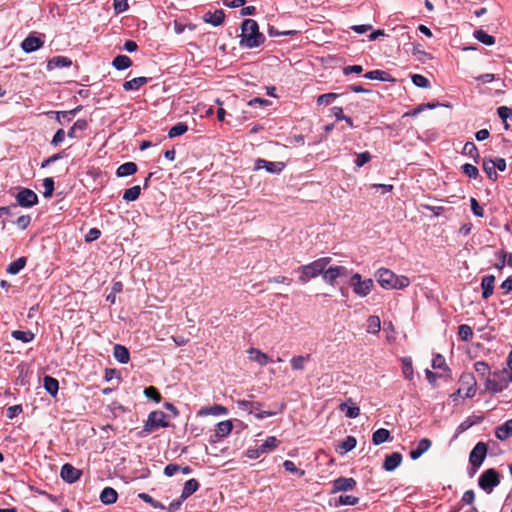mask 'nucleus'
<instances>
[{"label": "nucleus", "instance_id": "obj_49", "mask_svg": "<svg viewBox=\"0 0 512 512\" xmlns=\"http://www.w3.org/2000/svg\"><path fill=\"white\" fill-rule=\"evenodd\" d=\"M497 114L503 120L504 128L507 130L509 128L507 119L512 115V108L507 106H500L497 108Z\"/></svg>", "mask_w": 512, "mask_h": 512}, {"label": "nucleus", "instance_id": "obj_17", "mask_svg": "<svg viewBox=\"0 0 512 512\" xmlns=\"http://www.w3.org/2000/svg\"><path fill=\"white\" fill-rule=\"evenodd\" d=\"M225 19L223 10L208 11L203 15V20L213 26H220Z\"/></svg>", "mask_w": 512, "mask_h": 512}, {"label": "nucleus", "instance_id": "obj_21", "mask_svg": "<svg viewBox=\"0 0 512 512\" xmlns=\"http://www.w3.org/2000/svg\"><path fill=\"white\" fill-rule=\"evenodd\" d=\"M113 356L121 364L128 363L130 359V353L128 349L120 344H116L113 347Z\"/></svg>", "mask_w": 512, "mask_h": 512}, {"label": "nucleus", "instance_id": "obj_2", "mask_svg": "<svg viewBox=\"0 0 512 512\" xmlns=\"http://www.w3.org/2000/svg\"><path fill=\"white\" fill-rule=\"evenodd\" d=\"M375 278L384 289H404L409 286L410 279L404 275H396L387 268H380L375 272Z\"/></svg>", "mask_w": 512, "mask_h": 512}, {"label": "nucleus", "instance_id": "obj_26", "mask_svg": "<svg viewBox=\"0 0 512 512\" xmlns=\"http://www.w3.org/2000/svg\"><path fill=\"white\" fill-rule=\"evenodd\" d=\"M228 413L227 408H225L222 405L214 404L211 407H204L202 408L198 414L201 416L204 415H214V416H220V415H226Z\"/></svg>", "mask_w": 512, "mask_h": 512}, {"label": "nucleus", "instance_id": "obj_16", "mask_svg": "<svg viewBox=\"0 0 512 512\" xmlns=\"http://www.w3.org/2000/svg\"><path fill=\"white\" fill-rule=\"evenodd\" d=\"M402 462V455L399 452H393L385 457L383 469L391 472L394 471Z\"/></svg>", "mask_w": 512, "mask_h": 512}, {"label": "nucleus", "instance_id": "obj_47", "mask_svg": "<svg viewBox=\"0 0 512 512\" xmlns=\"http://www.w3.org/2000/svg\"><path fill=\"white\" fill-rule=\"evenodd\" d=\"M310 359V355L306 356H295L291 359V367L293 370H303L304 364Z\"/></svg>", "mask_w": 512, "mask_h": 512}, {"label": "nucleus", "instance_id": "obj_48", "mask_svg": "<svg viewBox=\"0 0 512 512\" xmlns=\"http://www.w3.org/2000/svg\"><path fill=\"white\" fill-rule=\"evenodd\" d=\"M474 368L478 375L481 376L482 378H487L488 375L490 374V367L484 361H477L474 364Z\"/></svg>", "mask_w": 512, "mask_h": 512}, {"label": "nucleus", "instance_id": "obj_41", "mask_svg": "<svg viewBox=\"0 0 512 512\" xmlns=\"http://www.w3.org/2000/svg\"><path fill=\"white\" fill-rule=\"evenodd\" d=\"M141 193V188L139 185H135L131 188H128L124 191L123 199L127 202L135 201L139 198Z\"/></svg>", "mask_w": 512, "mask_h": 512}, {"label": "nucleus", "instance_id": "obj_36", "mask_svg": "<svg viewBox=\"0 0 512 512\" xmlns=\"http://www.w3.org/2000/svg\"><path fill=\"white\" fill-rule=\"evenodd\" d=\"M462 153L470 156L476 163L480 160L478 149L473 142H466Z\"/></svg>", "mask_w": 512, "mask_h": 512}, {"label": "nucleus", "instance_id": "obj_3", "mask_svg": "<svg viewBox=\"0 0 512 512\" xmlns=\"http://www.w3.org/2000/svg\"><path fill=\"white\" fill-rule=\"evenodd\" d=\"M331 262L330 257H322L313 262L303 265L299 267L298 271L300 272L299 281L303 284L309 282L311 279L322 275L324 269Z\"/></svg>", "mask_w": 512, "mask_h": 512}, {"label": "nucleus", "instance_id": "obj_37", "mask_svg": "<svg viewBox=\"0 0 512 512\" xmlns=\"http://www.w3.org/2000/svg\"><path fill=\"white\" fill-rule=\"evenodd\" d=\"M11 335L14 339L24 343L31 342L35 338V334L31 331L14 330Z\"/></svg>", "mask_w": 512, "mask_h": 512}, {"label": "nucleus", "instance_id": "obj_60", "mask_svg": "<svg viewBox=\"0 0 512 512\" xmlns=\"http://www.w3.org/2000/svg\"><path fill=\"white\" fill-rule=\"evenodd\" d=\"M65 157V152L64 151H61L59 153H56L50 157H48L47 159H45L44 161H42L41 163V168H45L47 166H49L50 164L62 159Z\"/></svg>", "mask_w": 512, "mask_h": 512}, {"label": "nucleus", "instance_id": "obj_19", "mask_svg": "<svg viewBox=\"0 0 512 512\" xmlns=\"http://www.w3.org/2000/svg\"><path fill=\"white\" fill-rule=\"evenodd\" d=\"M431 447V441L427 438H423L421 439L416 448L415 449H412L410 451V458L412 460H417L418 458H420L429 448Z\"/></svg>", "mask_w": 512, "mask_h": 512}, {"label": "nucleus", "instance_id": "obj_52", "mask_svg": "<svg viewBox=\"0 0 512 512\" xmlns=\"http://www.w3.org/2000/svg\"><path fill=\"white\" fill-rule=\"evenodd\" d=\"M284 469L292 474H296L299 477H303L305 475V471L302 469H298L293 461L291 460H285L283 463Z\"/></svg>", "mask_w": 512, "mask_h": 512}, {"label": "nucleus", "instance_id": "obj_4", "mask_svg": "<svg viewBox=\"0 0 512 512\" xmlns=\"http://www.w3.org/2000/svg\"><path fill=\"white\" fill-rule=\"evenodd\" d=\"M169 423L166 420V414L163 411H152L144 424L143 431L145 435L152 433L158 428L168 427Z\"/></svg>", "mask_w": 512, "mask_h": 512}, {"label": "nucleus", "instance_id": "obj_54", "mask_svg": "<svg viewBox=\"0 0 512 512\" xmlns=\"http://www.w3.org/2000/svg\"><path fill=\"white\" fill-rule=\"evenodd\" d=\"M82 106H77L76 108L69 111H58L56 113V119L58 122H61V117H67V121H70L72 117H74L80 110Z\"/></svg>", "mask_w": 512, "mask_h": 512}, {"label": "nucleus", "instance_id": "obj_51", "mask_svg": "<svg viewBox=\"0 0 512 512\" xmlns=\"http://www.w3.org/2000/svg\"><path fill=\"white\" fill-rule=\"evenodd\" d=\"M461 170L467 177L471 179H476L479 175L478 168L473 164L466 163L462 165Z\"/></svg>", "mask_w": 512, "mask_h": 512}, {"label": "nucleus", "instance_id": "obj_6", "mask_svg": "<svg viewBox=\"0 0 512 512\" xmlns=\"http://www.w3.org/2000/svg\"><path fill=\"white\" fill-rule=\"evenodd\" d=\"M500 483V475L499 473L493 469H487L484 471L479 479H478V485L481 489H483L486 493H491L493 489L498 486Z\"/></svg>", "mask_w": 512, "mask_h": 512}, {"label": "nucleus", "instance_id": "obj_30", "mask_svg": "<svg viewBox=\"0 0 512 512\" xmlns=\"http://www.w3.org/2000/svg\"><path fill=\"white\" fill-rule=\"evenodd\" d=\"M233 425L230 420L219 422L215 428V436L218 438L226 437L232 431Z\"/></svg>", "mask_w": 512, "mask_h": 512}, {"label": "nucleus", "instance_id": "obj_45", "mask_svg": "<svg viewBox=\"0 0 512 512\" xmlns=\"http://www.w3.org/2000/svg\"><path fill=\"white\" fill-rule=\"evenodd\" d=\"M365 78L370 80H380V81H388L389 74L382 70H373L369 71L364 75Z\"/></svg>", "mask_w": 512, "mask_h": 512}, {"label": "nucleus", "instance_id": "obj_14", "mask_svg": "<svg viewBox=\"0 0 512 512\" xmlns=\"http://www.w3.org/2000/svg\"><path fill=\"white\" fill-rule=\"evenodd\" d=\"M285 168V164L281 161L270 162L264 159H257L255 162V169H265L272 174H279Z\"/></svg>", "mask_w": 512, "mask_h": 512}, {"label": "nucleus", "instance_id": "obj_44", "mask_svg": "<svg viewBox=\"0 0 512 512\" xmlns=\"http://www.w3.org/2000/svg\"><path fill=\"white\" fill-rule=\"evenodd\" d=\"M187 130H188L187 124H185L183 122H179V123L175 124L173 127L170 128V130L168 132V136L170 138L181 136L185 132H187Z\"/></svg>", "mask_w": 512, "mask_h": 512}, {"label": "nucleus", "instance_id": "obj_62", "mask_svg": "<svg viewBox=\"0 0 512 512\" xmlns=\"http://www.w3.org/2000/svg\"><path fill=\"white\" fill-rule=\"evenodd\" d=\"M371 160V154L367 151L362 152L357 155V158L355 160V165L357 167H362L366 163H368Z\"/></svg>", "mask_w": 512, "mask_h": 512}, {"label": "nucleus", "instance_id": "obj_42", "mask_svg": "<svg viewBox=\"0 0 512 512\" xmlns=\"http://www.w3.org/2000/svg\"><path fill=\"white\" fill-rule=\"evenodd\" d=\"M340 410L345 413L348 418H356L360 415V408L358 406H349L347 403L340 404Z\"/></svg>", "mask_w": 512, "mask_h": 512}, {"label": "nucleus", "instance_id": "obj_33", "mask_svg": "<svg viewBox=\"0 0 512 512\" xmlns=\"http://www.w3.org/2000/svg\"><path fill=\"white\" fill-rule=\"evenodd\" d=\"M26 261L27 260L25 257H20L15 261L11 262L6 269L7 273L11 275L18 274L25 267Z\"/></svg>", "mask_w": 512, "mask_h": 512}, {"label": "nucleus", "instance_id": "obj_50", "mask_svg": "<svg viewBox=\"0 0 512 512\" xmlns=\"http://www.w3.org/2000/svg\"><path fill=\"white\" fill-rule=\"evenodd\" d=\"M359 498L352 495H340L338 500L336 501V506L339 505H349L353 506L358 504Z\"/></svg>", "mask_w": 512, "mask_h": 512}, {"label": "nucleus", "instance_id": "obj_32", "mask_svg": "<svg viewBox=\"0 0 512 512\" xmlns=\"http://www.w3.org/2000/svg\"><path fill=\"white\" fill-rule=\"evenodd\" d=\"M482 167L484 172L486 173L487 177L492 180L496 181L498 179V175L496 173L495 164L493 163L492 159H484L482 163Z\"/></svg>", "mask_w": 512, "mask_h": 512}, {"label": "nucleus", "instance_id": "obj_61", "mask_svg": "<svg viewBox=\"0 0 512 512\" xmlns=\"http://www.w3.org/2000/svg\"><path fill=\"white\" fill-rule=\"evenodd\" d=\"M403 375L408 380L413 378V367L409 359H403Z\"/></svg>", "mask_w": 512, "mask_h": 512}, {"label": "nucleus", "instance_id": "obj_18", "mask_svg": "<svg viewBox=\"0 0 512 512\" xmlns=\"http://www.w3.org/2000/svg\"><path fill=\"white\" fill-rule=\"evenodd\" d=\"M495 276L487 275L481 280L482 297L488 299L494 291Z\"/></svg>", "mask_w": 512, "mask_h": 512}, {"label": "nucleus", "instance_id": "obj_31", "mask_svg": "<svg viewBox=\"0 0 512 512\" xmlns=\"http://www.w3.org/2000/svg\"><path fill=\"white\" fill-rule=\"evenodd\" d=\"M112 65L116 70H125L132 66V60L126 55H117Z\"/></svg>", "mask_w": 512, "mask_h": 512}, {"label": "nucleus", "instance_id": "obj_53", "mask_svg": "<svg viewBox=\"0 0 512 512\" xmlns=\"http://www.w3.org/2000/svg\"><path fill=\"white\" fill-rule=\"evenodd\" d=\"M411 80H412L413 84L416 85L417 87H420V88L430 87L429 80L421 74H413L411 76Z\"/></svg>", "mask_w": 512, "mask_h": 512}, {"label": "nucleus", "instance_id": "obj_1", "mask_svg": "<svg viewBox=\"0 0 512 512\" xmlns=\"http://www.w3.org/2000/svg\"><path fill=\"white\" fill-rule=\"evenodd\" d=\"M239 45L242 48L253 49L265 42V36L259 31L258 23L253 19H245L241 24Z\"/></svg>", "mask_w": 512, "mask_h": 512}, {"label": "nucleus", "instance_id": "obj_7", "mask_svg": "<svg viewBox=\"0 0 512 512\" xmlns=\"http://www.w3.org/2000/svg\"><path fill=\"white\" fill-rule=\"evenodd\" d=\"M237 406L239 409L249 412L250 414H255L258 419H264L267 417H271L275 415V412L270 411H261L262 404L259 402H252L248 400H238Z\"/></svg>", "mask_w": 512, "mask_h": 512}, {"label": "nucleus", "instance_id": "obj_20", "mask_svg": "<svg viewBox=\"0 0 512 512\" xmlns=\"http://www.w3.org/2000/svg\"><path fill=\"white\" fill-rule=\"evenodd\" d=\"M495 436L501 441L512 437V419H509L502 425L498 426L495 431Z\"/></svg>", "mask_w": 512, "mask_h": 512}, {"label": "nucleus", "instance_id": "obj_40", "mask_svg": "<svg viewBox=\"0 0 512 512\" xmlns=\"http://www.w3.org/2000/svg\"><path fill=\"white\" fill-rule=\"evenodd\" d=\"M279 441L277 440L276 437L274 436H269L266 438V440L261 444L259 445L260 446V453H269L271 452L274 448L277 447Z\"/></svg>", "mask_w": 512, "mask_h": 512}, {"label": "nucleus", "instance_id": "obj_22", "mask_svg": "<svg viewBox=\"0 0 512 512\" xmlns=\"http://www.w3.org/2000/svg\"><path fill=\"white\" fill-rule=\"evenodd\" d=\"M72 61L65 56H55L47 63V70L51 71L55 68H63L71 66Z\"/></svg>", "mask_w": 512, "mask_h": 512}, {"label": "nucleus", "instance_id": "obj_57", "mask_svg": "<svg viewBox=\"0 0 512 512\" xmlns=\"http://www.w3.org/2000/svg\"><path fill=\"white\" fill-rule=\"evenodd\" d=\"M338 97V94L336 93H326L322 94L317 98V104L318 105H329L331 104L336 98Z\"/></svg>", "mask_w": 512, "mask_h": 512}, {"label": "nucleus", "instance_id": "obj_23", "mask_svg": "<svg viewBox=\"0 0 512 512\" xmlns=\"http://www.w3.org/2000/svg\"><path fill=\"white\" fill-rule=\"evenodd\" d=\"M248 353L250 360L257 362L260 366H265L266 364L271 362L269 356L261 352L259 349L250 348L248 350Z\"/></svg>", "mask_w": 512, "mask_h": 512}, {"label": "nucleus", "instance_id": "obj_24", "mask_svg": "<svg viewBox=\"0 0 512 512\" xmlns=\"http://www.w3.org/2000/svg\"><path fill=\"white\" fill-rule=\"evenodd\" d=\"M118 499V494L112 487H105L100 494V501L105 505L114 504Z\"/></svg>", "mask_w": 512, "mask_h": 512}, {"label": "nucleus", "instance_id": "obj_29", "mask_svg": "<svg viewBox=\"0 0 512 512\" xmlns=\"http://www.w3.org/2000/svg\"><path fill=\"white\" fill-rule=\"evenodd\" d=\"M149 79L147 77H136L123 83L125 91L138 90L141 86L145 85Z\"/></svg>", "mask_w": 512, "mask_h": 512}, {"label": "nucleus", "instance_id": "obj_46", "mask_svg": "<svg viewBox=\"0 0 512 512\" xmlns=\"http://www.w3.org/2000/svg\"><path fill=\"white\" fill-rule=\"evenodd\" d=\"M357 441L353 436H347L340 444L341 453H347L355 448Z\"/></svg>", "mask_w": 512, "mask_h": 512}, {"label": "nucleus", "instance_id": "obj_10", "mask_svg": "<svg viewBox=\"0 0 512 512\" xmlns=\"http://www.w3.org/2000/svg\"><path fill=\"white\" fill-rule=\"evenodd\" d=\"M349 274V270L345 266H330L324 269L322 278L325 283L334 286L337 278L345 277Z\"/></svg>", "mask_w": 512, "mask_h": 512}, {"label": "nucleus", "instance_id": "obj_58", "mask_svg": "<svg viewBox=\"0 0 512 512\" xmlns=\"http://www.w3.org/2000/svg\"><path fill=\"white\" fill-rule=\"evenodd\" d=\"M144 394L147 398L149 399H152L154 400L156 403H159L161 401V395L160 393L158 392V390L153 387V386H150L148 388H145L144 390Z\"/></svg>", "mask_w": 512, "mask_h": 512}, {"label": "nucleus", "instance_id": "obj_56", "mask_svg": "<svg viewBox=\"0 0 512 512\" xmlns=\"http://www.w3.org/2000/svg\"><path fill=\"white\" fill-rule=\"evenodd\" d=\"M480 421V418H477V420H472L470 417L464 420L459 424V426L456 429V435H459L466 430H468L470 427H472L474 424L478 423Z\"/></svg>", "mask_w": 512, "mask_h": 512}, {"label": "nucleus", "instance_id": "obj_34", "mask_svg": "<svg viewBox=\"0 0 512 512\" xmlns=\"http://www.w3.org/2000/svg\"><path fill=\"white\" fill-rule=\"evenodd\" d=\"M512 379L510 378L505 384H502V383H499L498 381L494 380V379H489L488 377L486 378V383H485V386H486V389L492 393H498V392H501L503 391L508 382L511 381Z\"/></svg>", "mask_w": 512, "mask_h": 512}, {"label": "nucleus", "instance_id": "obj_13", "mask_svg": "<svg viewBox=\"0 0 512 512\" xmlns=\"http://www.w3.org/2000/svg\"><path fill=\"white\" fill-rule=\"evenodd\" d=\"M60 476L65 482L72 484L80 479L82 471L66 463L61 467Z\"/></svg>", "mask_w": 512, "mask_h": 512}, {"label": "nucleus", "instance_id": "obj_8", "mask_svg": "<svg viewBox=\"0 0 512 512\" xmlns=\"http://www.w3.org/2000/svg\"><path fill=\"white\" fill-rule=\"evenodd\" d=\"M487 455V445L484 442H478L469 455V462L472 465L473 473L482 465Z\"/></svg>", "mask_w": 512, "mask_h": 512}, {"label": "nucleus", "instance_id": "obj_15", "mask_svg": "<svg viewBox=\"0 0 512 512\" xmlns=\"http://www.w3.org/2000/svg\"><path fill=\"white\" fill-rule=\"evenodd\" d=\"M44 42L41 38L29 35L27 38L23 40L21 43V48L26 53H31L43 46Z\"/></svg>", "mask_w": 512, "mask_h": 512}, {"label": "nucleus", "instance_id": "obj_55", "mask_svg": "<svg viewBox=\"0 0 512 512\" xmlns=\"http://www.w3.org/2000/svg\"><path fill=\"white\" fill-rule=\"evenodd\" d=\"M43 187H44V192H43V196L45 198H50L53 194V191H54V180L53 178L51 177H47L43 180Z\"/></svg>", "mask_w": 512, "mask_h": 512}, {"label": "nucleus", "instance_id": "obj_5", "mask_svg": "<svg viewBox=\"0 0 512 512\" xmlns=\"http://www.w3.org/2000/svg\"><path fill=\"white\" fill-rule=\"evenodd\" d=\"M350 285L353 289V292L359 297H366L370 294L374 287V282L372 279H362V276L359 273H354L350 278Z\"/></svg>", "mask_w": 512, "mask_h": 512}, {"label": "nucleus", "instance_id": "obj_63", "mask_svg": "<svg viewBox=\"0 0 512 512\" xmlns=\"http://www.w3.org/2000/svg\"><path fill=\"white\" fill-rule=\"evenodd\" d=\"M114 10L117 14L123 13L128 10V0H113Z\"/></svg>", "mask_w": 512, "mask_h": 512}, {"label": "nucleus", "instance_id": "obj_25", "mask_svg": "<svg viewBox=\"0 0 512 512\" xmlns=\"http://www.w3.org/2000/svg\"><path fill=\"white\" fill-rule=\"evenodd\" d=\"M200 487L199 482L196 479H189L185 482L181 498L182 500H186L188 497H190L192 494H194Z\"/></svg>", "mask_w": 512, "mask_h": 512}, {"label": "nucleus", "instance_id": "obj_11", "mask_svg": "<svg viewBox=\"0 0 512 512\" xmlns=\"http://www.w3.org/2000/svg\"><path fill=\"white\" fill-rule=\"evenodd\" d=\"M357 485V482L354 478L351 477H338L337 479L332 481V491L331 493H337L341 491H351Z\"/></svg>", "mask_w": 512, "mask_h": 512}, {"label": "nucleus", "instance_id": "obj_35", "mask_svg": "<svg viewBox=\"0 0 512 512\" xmlns=\"http://www.w3.org/2000/svg\"><path fill=\"white\" fill-rule=\"evenodd\" d=\"M390 438V432L385 428L376 430L372 435V441L375 445H380Z\"/></svg>", "mask_w": 512, "mask_h": 512}, {"label": "nucleus", "instance_id": "obj_64", "mask_svg": "<svg viewBox=\"0 0 512 512\" xmlns=\"http://www.w3.org/2000/svg\"><path fill=\"white\" fill-rule=\"evenodd\" d=\"M65 136H66L65 131L63 129H58L55 132V134L51 140V145L54 147H57L59 144H61L64 141Z\"/></svg>", "mask_w": 512, "mask_h": 512}, {"label": "nucleus", "instance_id": "obj_59", "mask_svg": "<svg viewBox=\"0 0 512 512\" xmlns=\"http://www.w3.org/2000/svg\"><path fill=\"white\" fill-rule=\"evenodd\" d=\"M432 367L434 369H445L449 370V368L446 365L445 358L441 354H437L432 359Z\"/></svg>", "mask_w": 512, "mask_h": 512}, {"label": "nucleus", "instance_id": "obj_38", "mask_svg": "<svg viewBox=\"0 0 512 512\" xmlns=\"http://www.w3.org/2000/svg\"><path fill=\"white\" fill-rule=\"evenodd\" d=\"M381 329V321L378 316H369L367 319V332L377 334Z\"/></svg>", "mask_w": 512, "mask_h": 512}, {"label": "nucleus", "instance_id": "obj_28", "mask_svg": "<svg viewBox=\"0 0 512 512\" xmlns=\"http://www.w3.org/2000/svg\"><path fill=\"white\" fill-rule=\"evenodd\" d=\"M137 172V165L134 162H126L117 168L116 174L118 177H127Z\"/></svg>", "mask_w": 512, "mask_h": 512}, {"label": "nucleus", "instance_id": "obj_27", "mask_svg": "<svg viewBox=\"0 0 512 512\" xmlns=\"http://www.w3.org/2000/svg\"><path fill=\"white\" fill-rule=\"evenodd\" d=\"M43 385L47 393H49L51 396L55 397L59 390V382L57 379L46 375L43 378Z\"/></svg>", "mask_w": 512, "mask_h": 512}, {"label": "nucleus", "instance_id": "obj_12", "mask_svg": "<svg viewBox=\"0 0 512 512\" xmlns=\"http://www.w3.org/2000/svg\"><path fill=\"white\" fill-rule=\"evenodd\" d=\"M459 382L463 389H466L465 397L472 398L476 393V380L472 373L465 372L460 376Z\"/></svg>", "mask_w": 512, "mask_h": 512}, {"label": "nucleus", "instance_id": "obj_9", "mask_svg": "<svg viewBox=\"0 0 512 512\" xmlns=\"http://www.w3.org/2000/svg\"><path fill=\"white\" fill-rule=\"evenodd\" d=\"M16 206L19 205L24 208L33 207L38 203L37 194L29 188H21L15 196Z\"/></svg>", "mask_w": 512, "mask_h": 512}, {"label": "nucleus", "instance_id": "obj_39", "mask_svg": "<svg viewBox=\"0 0 512 512\" xmlns=\"http://www.w3.org/2000/svg\"><path fill=\"white\" fill-rule=\"evenodd\" d=\"M474 37L481 43L491 46L495 43V38L492 35H489L484 30H476L474 31Z\"/></svg>", "mask_w": 512, "mask_h": 512}, {"label": "nucleus", "instance_id": "obj_43", "mask_svg": "<svg viewBox=\"0 0 512 512\" xmlns=\"http://www.w3.org/2000/svg\"><path fill=\"white\" fill-rule=\"evenodd\" d=\"M458 336L462 341L468 342L473 337V330L467 324H461L458 327Z\"/></svg>", "mask_w": 512, "mask_h": 512}]
</instances>
